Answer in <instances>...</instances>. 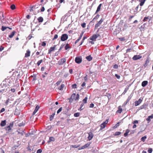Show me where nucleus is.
Returning <instances> with one entry per match:
<instances>
[{
	"mask_svg": "<svg viewBox=\"0 0 153 153\" xmlns=\"http://www.w3.org/2000/svg\"><path fill=\"white\" fill-rule=\"evenodd\" d=\"M79 95L78 94H77L76 96V94L75 93L72 94L71 95L70 100V102H72L73 100L76 101L78 100Z\"/></svg>",
	"mask_w": 153,
	"mask_h": 153,
	"instance_id": "obj_1",
	"label": "nucleus"
},
{
	"mask_svg": "<svg viewBox=\"0 0 153 153\" xmlns=\"http://www.w3.org/2000/svg\"><path fill=\"white\" fill-rule=\"evenodd\" d=\"M65 87V85L64 84H62L61 85L59 86L58 88V90L59 91V92H58V93H59V94L61 95H62L64 93V91H63V90L64 88Z\"/></svg>",
	"mask_w": 153,
	"mask_h": 153,
	"instance_id": "obj_2",
	"label": "nucleus"
},
{
	"mask_svg": "<svg viewBox=\"0 0 153 153\" xmlns=\"http://www.w3.org/2000/svg\"><path fill=\"white\" fill-rule=\"evenodd\" d=\"M148 105L146 103H144L143 105L140 106L138 108V110H140L144 109L146 110L148 107Z\"/></svg>",
	"mask_w": 153,
	"mask_h": 153,
	"instance_id": "obj_3",
	"label": "nucleus"
},
{
	"mask_svg": "<svg viewBox=\"0 0 153 153\" xmlns=\"http://www.w3.org/2000/svg\"><path fill=\"white\" fill-rule=\"evenodd\" d=\"M68 38V36L66 34H63L61 37V39L62 41H65Z\"/></svg>",
	"mask_w": 153,
	"mask_h": 153,
	"instance_id": "obj_4",
	"label": "nucleus"
},
{
	"mask_svg": "<svg viewBox=\"0 0 153 153\" xmlns=\"http://www.w3.org/2000/svg\"><path fill=\"white\" fill-rule=\"evenodd\" d=\"M143 98H140L138 101H136L134 102V105L135 106H137L139 105L143 101Z\"/></svg>",
	"mask_w": 153,
	"mask_h": 153,
	"instance_id": "obj_5",
	"label": "nucleus"
},
{
	"mask_svg": "<svg viewBox=\"0 0 153 153\" xmlns=\"http://www.w3.org/2000/svg\"><path fill=\"white\" fill-rule=\"evenodd\" d=\"M82 58L80 56H77L75 59V61L76 63L78 64L81 63L82 62Z\"/></svg>",
	"mask_w": 153,
	"mask_h": 153,
	"instance_id": "obj_6",
	"label": "nucleus"
},
{
	"mask_svg": "<svg viewBox=\"0 0 153 153\" xmlns=\"http://www.w3.org/2000/svg\"><path fill=\"white\" fill-rule=\"evenodd\" d=\"M108 120H106L104 122L101 124L100 125V129L102 130L105 128L106 124L108 123Z\"/></svg>",
	"mask_w": 153,
	"mask_h": 153,
	"instance_id": "obj_7",
	"label": "nucleus"
},
{
	"mask_svg": "<svg viewBox=\"0 0 153 153\" xmlns=\"http://www.w3.org/2000/svg\"><path fill=\"white\" fill-rule=\"evenodd\" d=\"M104 19H101L100 21L95 25V29L99 27L100 25H101L102 23L103 22Z\"/></svg>",
	"mask_w": 153,
	"mask_h": 153,
	"instance_id": "obj_8",
	"label": "nucleus"
},
{
	"mask_svg": "<svg viewBox=\"0 0 153 153\" xmlns=\"http://www.w3.org/2000/svg\"><path fill=\"white\" fill-rule=\"evenodd\" d=\"M99 36V35L98 34H94L93 36L91 37L90 38V39L92 40L93 41H95L96 39Z\"/></svg>",
	"mask_w": 153,
	"mask_h": 153,
	"instance_id": "obj_9",
	"label": "nucleus"
},
{
	"mask_svg": "<svg viewBox=\"0 0 153 153\" xmlns=\"http://www.w3.org/2000/svg\"><path fill=\"white\" fill-rule=\"evenodd\" d=\"M91 143V142L88 143H87L86 144H85L84 146H82L80 148H79L78 149L79 150H80L81 149H83L87 148L88 147L90 146Z\"/></svg>",
	"mask_w": 153,
	"mask_h": 153,
	"instance_id": "obj_10",
	"label": "nucleus"
},
{
	"mask_svg": "<svg viewBox=\"0 0 153 153\" xmlns=\"http://www.w3.org/2000/svg\"><path fill=\"white\" fill-rule=\"evenodd\" d=\"M142 57V56L140 55H135L133 57L132 59L134 60H136L140 59Z\"/></svg>",
	"mask_w": 153,
	"mask_h": 153,
	"instance_id": "obj_11",
	"label": "nucleus"
},
{
	"mask_svg": "<svg viewBox=\"0 0 153 153\" xmlns=\"http://www.w3.org/2000/svg\"><path fill=\"white\" fill-rule=\"evenodd\" d=\"M13 126V124L10 123V125L5 127V129L6 131H9L11 130V128Z\"/></svg>",
	"mask_w": 153,
	"mask_h": 153,
	"instance_id": "obj_12",
	"label": "nucleus"
},
{
	"mask_svg": "<svg viewBox=\"0 0 153 153\" xmlns=\"http://www.w3.org/2000/svg\"><path fill=\"white\" fill-rule=\"evenodd\" d=\"M88 137L89 140H91L94 137V134L91 131L90 132L88 133Z\"/></svg>",
	"mask_w": 153,
	"mask_h": 153,
	"instance_id": "obj_13",
	"label": "nucleus"
},
{
	"mask_svg": "<svg viewBox=\"0 0 153 153\" xmlns=\"http://www.w3.org/2000/svg\"><path fill=\"white\" fill-rule=\"evenodd\" d=\"M66 62V59L65 58H62L58 62V64L59 65H61L64 63H65Z\"/></svg>",
	"mask_w": 153,
	"mask_h": 153,
	"instance_id": "obj_14",
	"label": "nucleus"
},
{
	"mask_svg": "<svg viewBox=\"0 0 153 153\" xmlns=\"http://www.w3.org/2000/svg\"><path fill=\"white\" fill-rule=\"evenodd\" d=\"M153 118V114H152L151 115L149 116L146 119V121H147V123H149L151 121V119Z\"/></svg>",
	"mask_w": 153,
	"mask_h": 153,
	"instance_id": "obj_15",
	"label": "nucleus"
},
{
	"mask_svg": "<svg viewBox=\"0 0 153 153\" xmlns=\"http://www.w3.org/2000/svg\"><path fill=\"white\" fill-rule=\"evenodd\" d=\"M55 127H54V126H47V128H46V129L47 130H49L50 129H52L53 130L54 129L55 130H56V126L55 128H54Z\"/></svg>",
	"mask_w": 153,
	"mask_h": 153,
	"instance_id": "obj_16",
	"label": "nucleus"
},
{
	"mask_svg": "<svg viewBox=\"0 0 153 153\" xmlns=\"http://www.w3.org/2000/svg\"><path fill=\"white\" fill-rule=\"evenodd\" d=\"M133 124H134V126H133V128H135L137 127V125L135 124H138V121L137 120H135L134 121L132 122Z\"/></svg>",
	"mask_w": 153,
	"mask_h": 153,
	"instance_id": "obj_17",
	"label": "nucleus"
},
{
	"mask_svg": "<svg viewBox=\"0 0 153 153\" xmlns=\"http://www.w3.org/2000/svg\"><path fill=\"white\" fill-rule=\"evenodd\" d=\"M123 111L122 109L121 108V106L120 105L118 107V109L116 111V113L120 114Z\"/></svg>",
	"mask_w": 153,
	"mask_h": 153,
	"instance_id": "obj_18",
	"label": "nucleus"
},
{
	"mask_svg": "<svg viewBox=\"0 0 153 153\" xmlns=\"http://www.w3.org/2000/svg\"><path fill=\"white\" fill-rule=\"evenodd\" d=\"M102 6V4H100L98 6L97 10L96 11V12L95 13V14H96L98 12H99L100 10L101 7Z\"/></svg>",
	"mask_w": 153,
	"mask_h": 153,
	"instance_id": "obj_19",
	"label": "nucleus"
},
{
	"mask_svg": "<svg viewBox=\"0 0 153 153\" xmlns=\"http://www.w3.org/2000/svg\"><path fill=\"white\" fill-rule=\"evenodd\" d=\"M39 107L38 105H37L36 106L35 109L34 111L33 112V115H34L36 114V113L37 111L39 110Z\"/></svg>",
	"mask_w": 153,
	"mask_h": 153,
	"instance_id": "obj_20",
	"label": "nucleus"
},
{
	"mask_svg": "<svg viewBox=\"0 0 153 153\" xmlns=\"http://www.w3.org/2000/svg\"><path fill=\"white\" fill-rule=\"evenodd\" d=\"M146 0H139V1L140 2V3L139 4L141 6H143Z\"/></svg>",
	"mask_w": 153,
	"mask_h": 153,
	"instance_id": "obj_21",
	"label": "nucleus"
},
{
	"mask_svg": "<svg viewBox=\"0 0 153 153\" xmlns=\"http://www.w3.org/2000/svg\"><path fill=\"white\" fill-rule=\"evenodd\" d=\"M56 45H54V46L52 47H51L50 49L48 50V53H50L51 52L54 51L55 49Z\"/></svg>",
	"mask_w": 153,
	"mask_h": 153,
	"instance_id": "obj_22",
	"label": "nucleus"
},
{
	"mask_svg": "<svg viewBox=\"0 0 153 153\" xmlns=\"http://www.w3.org/2000/svg\"><path fill=\"white\" fill-rule=\"evenodd\" d=\"M148 83V82L147 81H144L142 82V86L143 87H145Z\"/></svg>",
	"mask_w": 153,
	"mask_h": 153,
	"instance_id": "obj_23",
	"label": "nucleus"
},
{
	"mask_svg": "<svg viewBox=\"0 0 153 153\" xmlns=\"http://www.w3.org/2000/svg\"><path fill=\"white\" fill-rule=\"evenodd\" d=\"M6 121L5 120L1 121L0 124V126L1 127L4 126L6 124Z\"/></svg>",
	"mask_w": 153,
	"mask_h": 153,
	"instance_id": "obj_24",
	"label": "nucleus"
},
{
	"mask_svg": "<svg viewBox=\"0 0 153 153\" xmlns=\"http://www.w3.org/2000/svg\"><path fill=\"white\" fill-rule=\"evenodd\" d=\"M130 132V130L129 129H127L126 131V132L124 133V135L125 137H126L128 135V133Z\"/></svg>",
	"mask_w": 153,
	"mask_h": 153,
	"instance_id": "obj_25",
	"label": "nucleus"
},
{
	"mask_svg": "<svg viewBox=\"0 0 153 153\" xmlns=\"http://www.w3.org/2000/svg\"><path fill=\"white\" fill-rule=\"evenodd\" d=\"M15 33V31H13L11 33V34L9 36V37L10 38H12L13 36L14 35Z\"/></svg>",
	"mask_w": 153,
	"mask_h": 153,
	"instance_id": "obj_26",
	"label": "nucleus"
},
{
	"mask_svg": "<svg viewBox=\"0 0 153 153\" xmlns=\"http://www.w3.org/2000/svg\"><path fill=\"white\" fill-rule=\"evenodd\" d=\"M65 50H67L68 49L70 48L71 47L69 44L68 43L67 44L65 47Z\"/></svg>",
	"mask_w": 153,
	"mask_h": 153,
	"instance_id": "obj_27",
	"label": "nucleus"
},
{
	"mask_svg": "<svg viewBox=\"0 0 153 153\" xmlns=\"http://www.w3.org/2000/svg\"><path fill=\"white\" fill-rule=\"evenodd\" d=\"M86 58L88 61H91L92 59V57L91 56L89 55L88 56H87L86 57Z\"/></svg>",
	"mask_w": 153,
	"mask_h": 153,
	"instance_id": "obj_28",
	"label": "nucleus"
},
{
	"mask_svg": "<svg viewBox=\"0 0 153 153\" xmlns=\"http://www.w3.org/2000/svg\"><path fill=\"white\" fill-rule=\"evenodd\" d=\"M30 51L29 50L27 51L26 53H25V57L29 56H30Z\"/></svg>",
	"mask_w": 153,
	"mask_h": 153,
	"instance_id": "obj_29",
	"label": "nucleus"
},
{
	"mask_svg": "<svg viewBox=\"0 0 153 153\" xmlns=\"http://www.w3.org/2000/svg\"><path fill=\"white\" fill-rule=\"evenodd\" d=\"M80 146V145H71V148H76L79 147Z\"/></svg>",
	"mask_w": 153,
	"mask_h": 153,
	"instance_id": "obj_30",
	"label": "nucleus"
},
{
	"mask_svg": "<svg viewBox=\"0 0 153 153\" xmlns=\"http://www.w3.org/2000/svg\"><path fill=\"white\" fill-rule=\"evenodd\" d=\"M55 140L54 138L53 137H51L49 138V140L48 141V142H50L51 141H54Z\"/></svg>",
	"mask_w": 153,
	"mask_h": 153,
	"instance_id": "obj_31",
	"label": "nucleus"
},
{
	"mask_svg": "<svg viewBox=\"0 0 153 153\" xmlns=\"http://www.w3.org/2000/svg\"><path fill=\"white\" fill-rule=\"evenodd\" d=\"M36 6H33L32 7L30 10V12H32L34 11L36 9Z\"/></svg>",
	"mask_w": 153,
	"mask_h": 153,
	"instance_id": "obj_32",
	"label": "nucleus"
},
{
	"mask_svg": "<svg viewBox=\"0 0 153 153\" xmlns=\"http://www.w3.org/2000/svg\"><path fill=\"white\" fill-rule=\"evenodd\" d=\"M88 99L87 97H86L84 99L83 101V103L84 104L86 103H87V101Z\"/></svg>",
	"mask_w": 153,
	"mask_h": 153,
	"instance_id": "obj_33",
	"label": "nucleus"
},
{
	"mask_svg": "<svg viewBox=\"0 0 153 153\" xmlns=\"http://www.w3.org/2000/svg\"><path fill=\"white\" fill-rule=\"evenodd\" d=\"M55 114V113H54L51 115V116L50 117V120L51 121L52 120H53Z\"/></svg>",
	"mask_w": 153,
	"mask_h": 153,
	"instance_id": "obj_34",
	"label": "nucleus"
},
{
	"mask_svg": "<svg viewBox=\"0 0 153 153\" xmlns=\"http://www.w3.org/2000/svg\"><path fill=\"white\" fill-rule=\"evenodd\" d=\"M7 28H9V27H5L4 26H2L1 27V30L2 31H4Z\"/></svg>",
	"mask_w": 153,
	"mask_h": 153,
	"instance_id": "obj_35",
	"label": "nucleus"
},
{
	"mask_svg": "<svg viewBox=\"0 0 153 153\" xmlns=\"http://www.w3.org/2000/svg\"><path fill=\"white\" fill-rule=\"evenodd\" d=\"M43 20V18L42 17H40L38 18V20L39 22H42Z\"/></svg>",
	"mask_w": 153,
	"mask_h": 153,
	"instance_id": "obj_36",
	"label": "nucleus"
},
{
	"mask_svg": "<svg viewBox=\"0 0 153 153\" xmlns=\"http://www.w3.org/2000/svg\"><path fill=\"white\" fill-rule=\"evenodd\" d=\"M80 113L79 112L76 113L74 114V116L76 117H78L79 116Z\"/></svg>",
	"mask_w": 153,
	"mask_h": 153,
	"instance_id": "obj_37",
	"label": "nucleus"
},
{
	"mask_svg": "<svg viewBox=\"0 0 153 153\" xmlns=\"http://www.w3.org/2000/svg\"><path fill=\"white\" fill-rule=\"evenodd\" d=\"M100 15L99 14H97L93 19L92 21H93L95 19H98Z\"/></svg>",
	"mask_w": 153,
	"mask_h": 153,
	"instance_id": "obj_38",
	"label": "nucleus"
},
{
	"mask_svg": "<svg viewBox=\"0 0 153 153\" xmlns=\"http://www.w3.org/2000/svg\"><path fill=\"white\" fill-rule=\"evenodd\" d=\"M121 133L119 131H117L114 134V136H117L121 134Z\"/></svg>",
	"mask_w": 153,
	"mask_h": 153,
	"instance_id": "obj_39",
	"label": "nucleus"
},
{
	"mask_svg": "<svg viewBox=\"0 0 153 153\" xmlns=\"http://www.w3.org/2000/svg\"><path fill=\"white\" fill-rule=\"evenodd\" d=\"M149 62V59L147 58L146 61L145 63V64L144 66H146L147 65V64Z\"/></svg>",
	"mask_w": 153,
	"mask_h": 153,
	"instance_id": "obj_40",
	"label": "nucleus"
},
{
	"mask_svg": "<svg viewBox=\"0 0 153 153\" xmlns=\"http://www.w3.org/2000/svg\"><path fill=\"white\" fill-rule=\"evenodd\" d=\"M146 138V136L142 137L141 139V140L143 142H144L145 140V139Z\"/></svg>",
	"mask_w": 153,
	"mask_h": 153,
	"instance_id": "obj_41",
	"label": "nucleus"
},
{
	"mask_svg": "<svg viewBox=\"0 0 153 153\" xmlns=\"http://www.w3.org/2000/svg\"><path fill=\"white\" fill-rule=\"evenodd\" d=\"M128 88H129V86H128V87L126 88H125L124 91L123 93V94H125L127 92V91H128V90L129 89Z\"/></svg>",
	"mask_w": 153,
	"mask_h": 153,
	"instance_id": "obj_42",
	"label": "nucleus"
},
{
	"mask_svg": "<svg viewBox=\"0 0 153 153\" xmlns=\"http://www.w3.org/2000/svg\"><path fill=\"white\" fill-rule=\"evenodd\" d=\"M10 8L12 10H13L15 9L16 6L15 5L12 4Z\"/></svg>",
	"mask_w": 153,
	"mask_h": 153,
	"instance_id": "obj_43",
	"label": "nucleus"
},
{
	"mask_svg": "<svg viewBox=\"0 0 153 153\" xmlns=\"http://www.w3.org/2000/svg\"><path fill=\"white\" fill-rule=\"evenodd\" d=\"M42 62V59L38 61L37 63V65L39 66Z\"/></svg>",
	"mask_w": 153,
	"mask_h": 153,
	"instance_id": "obj_44",
	"label": "nucleus"
},
{
	"mask_svg": "<svg viewBox=\"0 0 153 153\" xmlns=\"http://www.w3.org/2000/svg\"><path fill=\"white\" fill-rule=\"evenodd\" d=\"M81 25L83 28H85L86 27V23L84 22L83 23L81 24Z\"/></svg>",
	"mask_w": 153,
	"mask_h": 153,
	"instance_id": "obj_45",
	"label": "nucleus"
},
{
	"mask_svg": "<svg viewBox=\"0 0 153 153\" xmlns=\"http://www.w3.org/2000/svg\"><path fill=\"white\" fill-rule=\"evenodd\" d=\"M152 148H149L148 151V152L149 153H152Z\"/></svg>",
	"mask_w": 153,
	"mask_h": 153,
	"instance_id": "obj_46",
	"label": "nucleus"
},
{
	"mask_svg": "<svg viewBox=\"0 0 153 153\" xmlns=\"http://www.w3.org/2000/svg\"><path fill=\"white\" fill-rule=\"evenodd\" d=\"M118 66L117 64H115L113 66V68L115 69L118 68Z\"/></svg>",
	"mask_w": 153,
	"mask_h": 153,
	"instance_id": "obj_47",
	"label": "nucleus"
},
{
	"mask_svg": "<svg viewBox=\"0 0 153 153\" xmlns=\"http://www.w3.org/2000/svg\"><path fill=\"white\" fill-rule=\"evenodd\" d=\"M72 87L73 88H76V84H74L72 85Z\"/></svg>",
	"mask_w": 153,
	"mask_h": 153,
	"instance_id": "obj_48",
	"label": "nucleus"
},
{
	"mask_svg": "<svg viewBox=\"0 0 153 153\" xmlns=\"http://www.w3.org/2000/svg\"><path fill=\"white\" fill-rule=\"evenodd\" d=\"M115 76L117 79H120V75L117 74H115Z\"/></svg>",
	"mask_w": 153,
	"mask_h": 153,
	"instance_id": "obj_49",
	"label": "nucleus"
},
{
	"mask_svg": "<svg viewBox=\"0 0 153 153\" xmlns=\"http://www.w3.org/2000/svg\"><path fill=\"white\" fill-rule=\"evenodd\" d=\"M64 46V44H62L61 45L60 48L59 49V50H61L62 48H63V47Z\"/></svg>",
	"mask_w": 153,
	"mask_h": 153,
	"instance_id": "obj_50",
	"label": "nucleus"
},
{
	"mask_svg": "<svg viewBox=\"0 0 153 153\" xmlns=\"http://www.w3.org/2000/svg\"><path fill=\"white\" fill-rule=\"evenodd\" d=\"M148 19V17H144V19L143 20V21L144 22L146 21Z\"/></svg>",
	"mask_w": 153,
	"mask_h": 153,
	"instance_id": "obj_51",
	"label": "nucleus"
},
{
	"mask_svg": "<svg viewBox=\"0 0 153 153\" xmlns=\"http://www.w3.org/2000/svg\"><path fill=\"white\" fill-rule=\"evenodd\" d=\"M94 104L93 103H91L90 104V108H93L94 107Z\"/></svg>",
	"mask_w": 153,
	"mask_h": 153,
	"instance_id": "obj_52",
	"label": "nucleus"
},
{
	"mask_svg": "<svg viewBox=\"0 0 153 153\" xmlns=\"http://www.w3.org/2000/svg\"><path fill=\"white\" fill-rule=\"evenodd\" d=\"M5 109L4 108H2L0 111V113L3 112H4L5 111Z\"/></svg>",
	"mask_w": 153,
	"mask_h": 153,
	"instance_id": "obj_53",
	"label": "nucleus"
},
{
	"mask_svg": "<svg viewBox=\"0 0 153 153\" xmlns=\"http://www.w3.org/2000/svg\"><path fill=\"white\" fill-rule=\"evenodd\" d=\"M134 16H130L129 17V20L130 21H131V19L133 18L134 17Z\"/></svg>",
	"mask_w": 153,
	"mask_h": 153,
	"instance_id": "obj_54",
	"label": "nucleus"
},
{
	"mask_svg": "<svg viewBox=\"0 0 153 153\" xmlns=\"http://www.w3.org/2000/svg\"><path fill=\"white\" fill-rule=\"evenodd\" d=\"M131 50V48L127 49L126 50V53H127L128 52H129Z\"/></svg>",
	"mask_w": 153,
	"mask_h": 153,
	"instance_id": "obj_55",
	"label": "nucleus"
},
{
	"mask_svg": "<svg viewBox=\"0 0 153 153\" xmlns=\"http://www.w3.org/2000/svg\"><path fill=\"white\" fill-rule=\"evenodd\" d=\"M84 105V104L83 103L81 105L80 109L81 110H82L83 108V106Z\"/></svg>",
	"mask_w": 153,
	"mask_h": 153,
	"instance_id": "obj_56",
	"label": "nucleus"
},
{
	"mask_svg": "<svg viewBox=\"0 0 153 153\" xmlns=\"http://www.w3.org/2000/svg\"><path fill=\"white\" fill-rule=\"evenodd\" d=\"M46 44L45 42H43L42 44V46H45L46 45Z\"/></svg>",
	"mask_w": 153,
	"mask_h": 153,
	"instance_id": "obj_57",
	"label": "nucleus"
},
{
	"mask_svg": "<svg viewBox=\"0 0 153 153\" xmlns=\"http://www.w3.org/2000/svg\"><path fill=\"white\" fill-rule=\"evenodd\" d=\"M119 122H118L114 126L115 128H117L118 126H119Z\"/></svg>",
	"mask_w": 153,
	"mask_h": 153,
	"instance_id": "obj_58",
	"label": "nucleus"
},
{
	"mask_svg": "<svg viewBox=\"0 0 153 153\" xmlns=\"http://www.w3.org/2000/svg\"><path fill=\"white\" fill-rule=\"evenodd\" d=\"M37 152L39 153H41L42 152V150L41 149H39L37 151Z\"/></svg>",
	"mask_w": 153,
	"mask_h": 153,
	"instance_id": "obj_59",
	"label": "nucleus"
},
{
	"mask_svg": "<svg viewBox=\"0 0 153 153\" xmlns=\"http://www.w3.org/2000/svg\"><path fill=\"white\" fill-rule=\"evenodd\" d=\"M62 108L61 107L58 110V113H59L62 111Z\"/></svg>",
	"mask_w": 153,
	"mask_h": 153,
	"instance_id": "obj_60",
	"label": "nucleus"
},
{
	"mask_svg": "<svg viewBox=\"0 0 153 153\" xmlns=\"http://www.w3.org/2000/svg\"><path fill=\"white\" fill-rule=\"evenodd\" d=\"M119 39H120V40H121V41H124L125 40V39L124 38H123V37L120 38H119Z\"/></svg>",
	"mask_w": 153,
	"mask_h": 153,
	"instance_id": "obj_61",
	"label": "nucleus"
},
{
	"mask_svg": "<svg viewBox=\"0 0 153 153\" xmlns=\"http://www.w3.org/2000/svg\"><path fill=\"white\" fill-rule=\"evenodd\" d=\"M69 72L71 74H72L73 72V70L72 69H70L69 70Z\"/></svg>",
	"mask_w": 153,
	"mask_h": 153,
	"instance_id": "obj_62",
	"label": "nucleus"
},
{
	"mask_svg": "<svg viewBox=\"0 0 153 153\" xmlns=\"http://www.w3.org/2000/svg\"><path fill=\"white\" fill-rule=\"evenodd\" d=\"M85 82H83L82 84V87H84V86H85Z\"/></svg>",
	"mask_w": 153,
	"mask_h": 153,
	"instance_id": "obj_63",
	"label": "nucleus"
},
{
	"mask_svg": "<svg viewBox=\"0 0 153 153\" xmlns=\"http://www.w3.org/2000/svg\"><path fill=\"white\" fill-rule=\"evenodd\" d=\"M11 91L12 92H14L15 91V89H14V88L11 89Z\"/></svg>",
	"mask_w": 153,
	"mask_h": 153,
	"instance_id": "obj_64",
	"label": "nucleus"
}]
</instances>
